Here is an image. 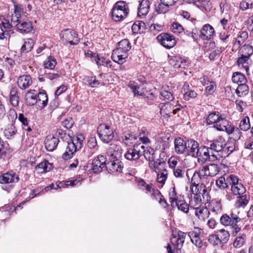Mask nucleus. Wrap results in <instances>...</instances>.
Listing matches in <instances>:
<instances>
[{"instance_id": "nucleus-1", "label": "nucleus", "mask_w": 253, "mask_h": 253, "mask_svg": "<svg viewBox=\"0 0 253 253\" xmlns=\"http://www.w3.org/2000/svg\"><path fill=\"white\" fill-rule=\"evenodd\" d=\"M241 218L239 216L233 212L229 214H224L220 218L221 224L225 226H229L232 229L231 234L235 236L241 230V227L238 225L240 221Z\"/></svg>"}, {"instance_id": "nucleus-2", "label": "nucleus", "mask_w": 253, "mask_h": 253, "mask_svg": "<svg viewBox=\"0 0 253 253\" xmlns=\"http://www.w3.org/2000/svg\"><path fill=\"white\" fill-rule=\"evenodd\" d=\"M225 146H226L225 141L221 137L212 141L209 147L212 160H220V158L227 156L226 149H224Z\"/></svg>"}, {"instance_id": "nucleus-3", "label": "nucleus", "mask_w": 253, "mask_h": 253, "mask_svg": "<svg viewBox=\"0 0 253 253\" xmlns=\"http://www.w3.org/2000/svg\"><path fill=\"white\" fill-rule=\"evenodd\" d=\"M206 121L208 124L214 125V127L219 131H223L224 128L229 122L225 119L224 115L221 114L218 112L210 113L207 118Z\"/></svg>"}, {"instance_id": "nucleus-4", "label": "nucleus", "mask_w": 253, "mask_h": 253, "mask_svg": "<svg viewBox=\"0 0 253 253\" xmlns=\"http://www.w3.org/2000/svg\"><path fill=\"white\" fill-rule=\"evenodd\" d=\"M97 132L100 139L104 143L110 142L114 137L113 129L106 124L100 125L97 127Z\"/></svg>"}, {"instance_id": "nucleus-5", "label": "nucleus", "mask_w": 253, "mask_h": 253, "mask_svg": "<svg viewBox=\"0 0 253 253\" xmlns=\"http://www.w3.org/2000/svg\"><path fill=\"white\" fill-rule=\"evenodd\" d=\"M228 181L229 185L231 186V190L234 195H243L246 192V188L244 185L239 182V179L237 176L233 174L229 176Z\"/></svg>"}, {"instance_id": "nucleus-6", "label": "nucleus", "mask_w": 253, "mask_h": 253, "mask_svg": "<svg viewBox=\"0 0 253 253\" xmlns=\"http://www.w3.org/2000/svg\"><path fill=\"white\" fill-rule=\"evenodd\" d=\"M158 42L166 48L170 49L176 44V40L171 34L163 33L157 37Z\"/></svg>"}, {"instance_id": "nucleus-7", "label": "nucleus", "mask_w": 253, "mask_h": 253, "mask_svg": "<svg viewBox=\"0 0 253 253\" xmlns=\"http://www.w3.org/2000/svg\"><path fill=\"white\" fill-rule=\"evenodd\" d=\"M190 190L193 194H197V195L200 196V197H201L204 202H209L210 201L211 197L209 194L208 188L204 183L191 186Z\"/></svg>"}, {"instance_id": "nucleus-8", "label": "nucleus", "mask_w": 253, "mask_h": 253, "mask_svg": "<svg viewBox=\"0 0 253 253\" xmlns=\"http://www.w3.org/2000/svg\"><path fill=\"white\" fill-rule=\"evenodd\" d=\"M129 12L127 3L124 1H119L113 6L112 16H127Z\"/></svg>"}, {"instance_id": "nucleus-9", "label": "nucleus", "mask_w": 253, "mask_h": 253, "mask_svg": "<svg viewBox=\"0 0 253 253\" xmlns=\"http://www.w3.org/2000/svg\"><path fill=\"white\" fill-rule=\"evenodd\" d=\"M141 145H135L132 148L129 149L126 153L125 154V157L130 161H136L142 156Z\"/></svg>"}, {"instance_id": "nucleus-10", "label": "nucleus", "mask_w": 253, "mask_h": 253, "mask_svg": "<svg viewBox=\"0 0 253 253\" xmlns=\"http://www.w3.org/2000/svg\"><path fill=\"white\" fill-rule=\"evenodd\" d=\"M62 38L69 42L71 45H77L79 42L78 34L73 30L66 29L62 31Z\"/></svg>"}, {"instance_id": "nucleus-11", "label": "nucleus", "mask_w": 253, "mask_h": 253, "mask_svg": "<svg viewBox=\"0 0 253 253\" xmlns=\"http://www.w3.org/2000/svg\"><path fill=\"white\" fill-rule=\"evenodd\" d=\"M106 166V158L103 155H99L93 159L91 170L94 173L99 172Z\"/></svg>"}, {"instance_id": "nucleus-12", "label": "nucleus", "mask_w": 253, "mask_h": 253, "mask_svg": "<svg viewBox=\"0 0 253 253\" xmlns=\"http://www.w3.org/2000/svg\"><path fill=\"white\" fill-rule=\"evenodd\" d=\"M198 155L196 157L198 158L199 163H204L207 161H214L216 159H212L211 150L209 147H201L199 149Z\"/></svg>"}, {"instance_id": "nucleus-13", "label": "nucleus", "mask_w": 253, "mask_h": 253, "mask_svg": "<svg viewBox=\"0 0 253 253\" xmlns=\"http://www.w3.org/2000/svg\"><path fill=\"white\" fill-rule=\"evenodd\" d=\"M128 55V52L116 47L112 52L111 58L115 62L121 64L126 62Z\"/></svg>"}, {"instance_id": "nucleus-14", "label": "nucleus", "mask_w": 253, "mask_h": 253, "mask_svg": "<svg viewBox=\"0 0 253 253\" xmlns=\"http://www.w3.org/2000/svg\"><path fill=\"white\" fill-rule=\"evenodd\" d=\"M107 154L110 160L120 159L122 157V150L119 145L112 143L107 149Z\"/></svg>"}, {"instance_id": "nucleus-15", "label": "nucleus", "mask_w": 253, "mask_h": 253, "mask_svg": "<svg viewBox=\"0 0 253 253\" xmlns=\"http://www.w3.org/2000/svg\"><path fill=\"white\" fill-rule=\"evenodd\" d=\"M199 148V143L197 141L193 139L188 140L185 154L188 156L196 157L198 155Z\"/></svg>"}, {"instance_id": "nucleus-16", "label": "nucleus", "mask_w": 253, "mask_h": 253, "mask_svg": "<svg viewBox=\"0 0 253 253\" xmlns=\"http://www.w3.org/2000/svg\"><path fill=\"white\" fill-rule=\"evenodd\" d=\"M123 168V164L120 159L110 160L106 166L107 170L110 173L121 172Z\"/></svg>"}, {"instance_id": "nucleus-17", "label": "nucleus", "mask_w": 253, "mask_h": 253, "mask_svg": "<svg viewBox=\"0 0 253 253\" xmlns=\"http://www.w3.org/2000/svg\"><path fill=\"white\" fill-rule=\"evenodd\" d=\"M219 171V168L217 165L214 164L205 166L201 169V172L203 173V176H214L217 174Z\"/></svg>"}, {"instance_id": "nucleus-18", "label": "nucleus", "mask_w": 253, "mask_h": 253, "mask_svg": "<svg viewBox=\"0 0 253 253\" xmlns=\"http://www.w3.org/2000/svg\"><path fill=\"white\" fill-rule=\"evenodd\" d=\"M186 236V234L181 231H179L175 236H173L171 239V244L178 249L180 250L183 247V243L185 241V239Z\"/></svg>"}, {"instance_id": "nucleus-19", "label": "nucleus", "mask_w": 253, "mask_h": 253, "mask_svg": "<svg viewBox=\"0 0 253 253\" xmlns=\"http://www.w3.org/2000/svg\"><path fill=\"white\" fill-rule=\"evenodd\" d=\"M18 180V176L13 171H8L0 175V183L17 182Z\"/></svg>"}, {"instance_id": "nucleus-20", "label": "nucleus", "mask_w": 253, "mask_h": 253, "mask_svg": "<svg viewBox=\"0 0 253 253\" xmlns=\"http://www.w3.org/2000/svg\"><path fill=\"white\" fill-rule=\"evenodd\" d=\"M228 134L231 135V138L235 141L239 140L242 136V132L237 127H235L233 126L228 122V124L223 129Z\"/></svg>"}, {"instance_id": "nucleus-21", "label": "nucleus", "mask_w": 253, "mask_h": 253, "mask_svg": "<svg viewBox=\"0 0 253 253\" xmlns=\"http://www.w3.org/2000/svg\"><path fill=\"white\" fill-rule=\"evenodd\" d=\"M59 142L58 138L52 135H48L44 140L45 147L47 151H52L56 148Z\"/></svg>"}, {"instance_id": "nucleus-22", "label": "nucleus", "mask_w": 253, "mask_h": 253, "mask_svg": "<svg viewBox=\"0 0 253 253\" xmlns=\"http://www.w3.org/2000/svg\"><path fill=\"white\" fill-rule=\"evenodd\" d=\"M17 84L19 88L22 89H25L32 84V78L28 75L21 76L18 79Z\"/></svg>"}, {"instance_id": "nucleus-23", "label": "nucleus", "mask_w": 253, "mask_h": 253, "mask_svg": "<svg viewBox=\"0 0 253 253\" xmlns=\"http://www.w3.org/2000/svg\"><path fill=\"white\" fill-rule=\"evenodd\" d=\"M214 33L213 28L210 24L205 25L201 30L200 37L203 40H210Z\"/></svg>"}, {"instance_id": "nucleus-24", "label": "nucleus", "mask_w": 253, "mask_h": 253, "mask_svg": "<svg viewBox=\"0 0 253 253\" xmlns=\"http://www.w3.org/2000/svg\"><path fill=\"white\" fill-rule=\"evenodd\" d=\"M189 236L190 238L192 243L197 247L200 249H204L207 245L205 243L203 242L202 240L199 238V234L194 232H190L189 233Z\"/></svg>"}, {"instance_id": "nucleus-25", "label": "nucleus", "mask_w": 253, "mask_h": 253, "mask_svg": "<svg viewBox=\"0 0 253 253\" xmlns=\"http://www.w3.org/2000/svg\"><path fill=\"white\" fill-rule=\"evenodd\" d=\"M195 210V214L199 220L205 221L208 218L210 215V211L205 206H200L194 209Z\"/></svg>"}, {"instance_id": "nucleus-26", "label": "nucleus", "mask_w": 253, "mask_h": 253, "mask_svg": "<svg viewBox=\"0 0 253 253\" xmlns=\"http://www.w3.org/2000/svg\"><path fill=\"white\" fill-rule=\"evenodd\" d=\"M187 141H185L181 138H176L174 140V148L175 152L178 154L185 153L186 149Z\"/></svg>"}, {"instance_id": "nucleus-27", "label": "nucleus", "mask_w": 253, "mask_h": 253, "mask_svg": "<svg viewBox=\"0 0 253 253\" xmlns=\"http://www.w3.org/2000/svg\"><path fill=\"white\" fill-rule=\"evenodd\" d=\"M80 182V180H78L77 179H75L73 180H69L64 182H60L59 184H57L56 187H54V184H52L48 186H47L45 188V190L46 191H48L49 190L52 189H57L58 188L64 187L65 186H75L78 184Z\"/></svg>"}, {"instance_id": "nucleus-28", "label": "nucleus", "mask_w": 253, "mask_h": 253, "mask_svg": "<svg viewBox=\"0 0 253 253\" xmlns=\"http://www.w3.org/2000/svg\"><path fill=\"white\" fill-rule=\"evenodd\" d=\"M138 185L139 188L143 191H145L147 194H149L151 198L152 197V194L153 191L158 190L155 189L152 187L151 184H148L143 179H140L138 182Z\"/></svg>"}, {"instance_id": "nucleus-29", "label": "nucleus", "mask_w": 253, "mask_h": 253, "mask_svg": "<svg viewBox=\"0 0 253 253\" xmlns=\"http://www.w3.org/2000/svg\"><path fill=\"white\" fill-rule=\"evenodd\" d=\"M160 94L165 100L171 101L174 99L172 90L171 87L168 85H164L162 87Z\"/></svg>"}, {"instance_id": "nucleus-30", "label": "nucleus", "mask_w": 253, "mask_h": 253, "mask_svg": "<svg viewBox=\"0 0 253 253\" xmlns=\"http://www.w3.org/2000/svg\"><path fill=\"white\" fill-rule=\"evenodd\" d=\"M37 101L36 105L40 108L42 109L47 105L48 102L47 96L45 92H40L37 94Z\"/></svg>"}, {"instance_id": "nucleus-31", "label": "nucleus", "mask_w": 253, "mask_h": 253, "mask_svg": "<svg viewBox=\"0 0 253 253\" xmlns=\"http://www.w3.org/2000/svg\"><path fill=\"white\" fill-rule=\"evenodd\" d=\"M160 114L164 117L170 116L172 112V104L169 102L161 103L159 105Z\"/></svg>"}, {"instance_id": "nucleus-32", "label": "nucleus", "mask_w": 253, "mask_h": 253, "mask_svg": "<svg viewBox=\"0 0 253 253\" xmlns=\"http://www.w3.org/2000/svg\"><path fill=\"white\" fill-rule=\"evenodd\" d=\"M35 169L38 173H45L51 169V165L47 161L44 160L37 165Z\"/></svg>"}, {"instance_id": "nucleus-33", "label": "nucleus", "mask_w": 253, "mask_h": 253, "mask_svg": "<svg viewBox=\"0 0 253 253\" xmlns=\"http://www.w3.org/2000/svg\"><path fill=\"white\" fill-rule=\"evenodd\" d=\"M92 61H95L98 66H103L107 67L110 65L111 61L103 57H100L96 54H92Z\"/></svg>"}, {"instance_id": "nucleus-34", "label": "nucleus", "mask_w": 253, "mask_h": 253, "mask_svg": "<svg viewBox=\"0 0 253 253\" xmlns=\"http://www.w3.org/2000/svg\"><path fill=\"white\" fill-rule=\"evenodd\" d=\"M25 101L28 105L33 106L36 104L37 101V93L35 91H29L26 93Z\"/></svg>"}, {"instance_id": "nucleus-35", "label": "nucleus", "mask_w": 253, "mask_h": 253, "mask_svg": "<svg viewBox=\"0 0 253 253\" xmlns=\"http://www.w3.org/2000/svg\"><path fill=\"white\" fill-rule=\"evenodd\" d=\"M17 133V129L15 126L10 124L6 126L3 130L4 136L7 139L13 138Z\"/></svg>"}, {"instance_id": "nucleus-36", "label": "nucleus", "mask_w": 253, "mask_h": 253, "mask_svg": "<svg viewBox=\"0 0 253 253\" xmlns=\"http://www.w3.org/2000/svg\"><path fill=\"white\" fill-rule=\"evenodd\" d=\"M74 146L75 144L73 142H69L68 143L66 150L62 156L63 159L68 160L72 157L74 153L77 151Z\"/></svg>"}, {"instance_id": "nucleus-37", "label": "nucleus", "mask_w": 253, "mask_h": 253, "mask_svg": "<svg viewBox=\"0 0 253 253\" xmlns=\"http://www.w3.org/2000/svg\"><path fill=\"white\" fill-rule=\"evenodd\" d=\"M9 101L13 107H17L19 104V97L17 93V91L15 88H12L10 90L9 95Z\"/></svg>"}, {"instance_id": "nucleus-38", "label": "nucleus", "mask_w": 253, "mask_h": 253, "mask_svg": "<svg viewBox=\"0 0 253 253\" xmlns=\"http://www.w3.org/2000/svg\"><path fill=\"white\" fill-rule=\"evenodd\" d=\"M193 197L192 198L190 201V205L191 208L195 209V208L202 206L203 204H206L208 202H204L202 200V198L198 196L197 194H193Z\"/></svg>"}, {"instance_id": "nucleus-39", "label": "nucleus", "mask_w": 253, "mask_h": 253, "mask_svg": "<svg viewBox=\"0 0 253 253\" xmlns=\"http://www.w3.org/2000/svg\"><path fill=\"white\" fill-rule=\"evenodd\" d=\"M142 151L143 153H142V155H144V157L146 160L149 161H154L155 160V151L153 149L150 148H147L145 149V147L143 145H141Z\"/></svg>"}, {"instance_id": "nucleus-40", "label": "nucleus", "mask_w": 253, "mask_h": 253, "mask_svg": "<svg viewBox=\"0 0 253 253\" xmlns=\"http://www.w3.org/2000/svg\"><path fill=\"white\" fill-rule=\"evenodd\" d=\"M232 80L234 83L237 84H239L242 83H246L247 81L244 75L239 72H235L233 73L232 77Z\"/></svg>"}, {"instance_id": "nucleus-41", "label": "nucleus", "mask_w": 253, "mask_h": 253, "mask_svg": "<svg viewBox=\"0 0 253 253\" xmlns=\"http://www.w3.org/2000/svg\"><path fill=\"white\" fill-rule=\"evenodd\" d=\"M189 85L184 84L183 85V89L184 91L183 97L185 100H188L190 98H194L197 95V92L192 89L188 90Z\"/></svg>"}, {"instance_id": "nucleus-42", "label": "nucleus", "mask_w": 253, "mask_h": 253, "mask_svg": "<svg viewBox=\"0 0 253 253\" xmlns=\"http://www.w3.org/2000/svg\"><path fill=\"white\" fill-rule=\"evenodd\" d=\"M250 62L251 60L250 59V58L247 57H244L242 55H241V57H240L237 60V63L239 66L244 68L248 75H249V65Z\"/></svg>"}, {"instance_id": "nucleus-43", "label": "nucleus", "mask_w": 253, "mask_h": 253, "mask_svg": "<svg viewBox=\"0 0 253 253\" xmlns=\"http://www.w3.org/2000/svg\"><path fill=\"white\" fill-rule=\"evenodd\" d=\"M152 199L158 201L159 203L164 208H165L167 205L166 201L163 198V196L162 195L159 190L153 191Z\"/></svg>"}, {"instance_id": "nucleus-44", "label": "nucleus", "mask_w": 253, "mask_h": 253, "mask_svg": "<svg viewBox=\"0 0 253 253\" xmlns=\"http://www.w3.org/2000/svg\"><path fill=\"white\" fill-rule=\"evenodd\" d=\"M32 23L30 22L21 21L19 24L17 28L24 33H29L32 30Z\"/></svg>"}, {"instance_id": "nucleus-45", "label": "nucleus", "mask_w": 253, "mask_h": 253, "mask_svg": "<svg viewBox=\"0 0 253 253\" xmlns=\"http://www.w3.org/2000/svg\"><path fill=\"white\" fill-rule=\"evenodd\" d=\"M84 140V136L81 134H77L76 137L72 140L71 142H73L75 144L74 147L76 150L81 149L83 147Z\"/></svg>"}, {"instance_id": "nucleus-46", "label": "nucleus", "mask_w": 253, "mask_h": 253, "mask_svg": "<svg viewBox=\"0 0 253 253\" xmlns=\"http://www.w3.org/2000/svg\"><path fill=\"white\" fill-rule=\"evenodd\" d=\"M117 47L128 52L131 46L127 39H123L118 42Z\"/></svg>"}, {"instance_id": "nucleus-47", "label": "nucleus", "mask_w": 253, "mask_h": 253, "mask_svg": "<svg viewBox=\"0 0 253 253\" xmlns=\"http://www.w3.org/2000/svg\"><path fill=\"white\" fill-rule=\"evenodd\" d=\"M249 203V199L246 195H239L235 202V206L237 208L245 207Z\"/></svg>"}, {"instance_id": "nucleus-48", "label": "nucleus", "mask_w": 253, "mask_h": 253, "mask_svg": "<svg viewBox=\"0 0 253 253\" xmlns=\"http://www.w3.org/2000/svg\"><path fill=\"white\" fill-rule=\"evenodd\" d=\"M157 173V181L158 182L162 184H165V181L167 178L168 172L166 169H161V170L158 171L156 170Z\"/></svg>"}, {"instance_id": "nucleus-49", "label": "nucleus", "mask_w": 253, "mask_h": 253, "mask_svg": "<svg viewBox=\"0 0 253 253\" xmlns=\"http://www.w3.org/2000/svg\"><path fill=\"white\" fill-rule=\"evenodd\" d=\"M248 91L249 87L248 85H246V83H242L238 84V86L236 90V94L240 97L245 95L248 93Z\"/></svg>"}, {"instance_id": "nucleus-50", "label": "nucleus", "mask_w": 253, "mask_h": 253, "mask_svg": "<svg viewBox=\"0 0 253 253\" xmlns=\"http://www.w3.org/2000/svg\"><path fill=\"white\" fill-rule=\"evenodd\" d=\"M241 55L250 58L253 53V47L249 45H244L240 49Z\"/></svg>"}, {"instance_id": "nucleus-51", "label": "nucleus", "mask_w": 253, "mask_h": 253, "mask_svg": "<svg viewBox=\"0 0 253 253\" xmlns=\"http://www.w3.org/2000/svg\"><path fill=\"white\" fill-rule=\"evenodd\" d=\"M56 64V59L53 57L49 56L44 61L43 65L45 68L52 70Z\"/></svg>"}, {"instance_id": "nucleus-52", "label": "nucleus", "mask_w": 253, "mask_h": 253, "mask_svg": "<svg viewBox=\"0 0 253 253\" xmlns=\"http://www.w3.org/2000/svg\"><path fill=\"white\" fill-rule=\"evenodd\" d=\"M211 211L216 214L220 213L222 211V206L221 203L218 201H212L211 203Z\"/></svg>"}, {"instance_id": "nucleus-53", "label": "nucleus", "mask_w": 253, "mask_h": 253, "mask_svg": "<svg viewBox=\"0 0 253 253\" xmlns=\"http://www.w3.org/2000/svg\"><path fill=\"white\" fill-rule=\"evenodd\" d=\"M229 176L225 179L224 177L221 176L216 180V186L222 189L227 188L229 185V181H228Z\"/></svg>"}, {"instance_id": "nucleus-54", "label": "nucleus", "mask_w": 253, "mask_h": 253, "mask_svg": "<svg viewBox=\"0 0 253 253\" xmlns=\"http://www.w3.org/2000/svg\"><path fill=\"white\" fill-rule=\"evenodd\" d=\"M10 17H0V28L3 31V29H10L11 24H10Z\"/></svg>"}, {"instance_id": "nucleus-55", "label": "nucleus", "mask_w": 253, "mask_h": 253, "mask_svg": "<svg viewBox=\"0 0 253 253\" xmlns=\"http://www.w3.org/2000/svg\"><path fill=\"white\" fill-rule=\"evenodd\" d=\"M202 175L203 176V173L201 172V170H199V172L195 171L192 177V185L191 186L200 185L201 184H200V181L202 179L201 177Z\"/></svg>"}, {"instance_id": "nucleus-56", "label": "nucleus", "mask_w": 253, "mask_h": 253, "mask_svg": "<svg viewBox=\"0 0 253 253\" xmlns=\"http://www.w3.org/2000/svg\"><path fill=\"white\" fill-rule=\"evenodd\" d=\"M175 207H177L179 210L184 213H187L189 211V205L184 201H177L174 204Z\"/></svg>"}, {"instance_id": "nucleus-57", "label": "nucleus", "mask_w": 253, "mask_h": 253, "mask_svg": "<svg viewBox=\"0 0 253 253\" xmlns=\"http://www.w3.org/2000/svg\"><path fill=\"white\" fill-rule=\"evenodd\" d=\"M34 45V41L32 39H27L25 40L21 47V50L24 52H29L31 50Z\"/></svg>"}, {"instance_id": "nucleus-58", "label": "nucleus", "mask_w": 253, "mask_h": 253, "mask_svg": "<svg viewBox=\"0 0 253 253\" xmlns=\"http://www.w3.org/2000/svg\"><path fill=\"white\" fill-rule=\"evenodd\" d=\"M239 127L241 130L243 131H247L251 127L249 121V118L246 117L244 118L240 122Z\"/></svg>"}, {"instance_id": "nucleus-59", "label": "nucleus", "mask_w": 253, "mask_h": 253, "mask_svg": "<svg viewBox=\"0 0 253 253\" xmlns=\"http://www.w3.org/2000/svg\"><path fill=\"white\" fill-rule=\"evenodd\" d=\"M248 37V34L246 31L239 32L235 44H238L239 45H241Z\"/></svg>"}, {"instance_id": "nucleus-60", "label": "nucleus", "mask_w": 253, "mask_h": 253, "mask_svg": "<svg viewBox=\"0 0 253 253\" xmlns=\"http://www.w3.org/2000/svg\"><path fill=\"white\" fill-rule=\"evenodd\" d=\"M14 6V13L16 16H21L25 14H29L26 12V9H24L23 6L21 4H16V2L12 0Z\"/></svg>"}, {"instance_id": "nucleus-61", "label": "nucleus", "mask_w": 253, "mask_h": 253, "mask_svg": "<svg viewBox=\"0 0 253 253\" xmlns=\"http://www.w3.org/2000/svg\"><path fill=\"white\" fill-rule=\"evenodd\" d=\"M169 6L166 5L164 2H161L158 4V5L156 6V11L157 12L158 14H165L167 11H169Z\"/></svg>"}, {"instance_id": "nucleus-62", "label": "nucleus", "mask_w": 253, "mask_h": 253, "mask_svg": "<svg viewBox=\"0 0 253 253\" xmlns=\"http://www.w3.org/2000/svg\"><path fill=\"white\" fill-rule=\"evenodd\" d=\"M245 237L246 235L245 234H242L236 237L233 242V246L236 248L242 247L245 243Z\"/></svg>"}, {"instance_id": "nucleus-63", "label": "nucleus", "mask_w": 253, "mask_h": 253, "mask_svg": "<svg viewBox=\"0 0 253 253\" xmlns=\"http://www.w3.org/2000/svg\"><path fill=\"white\" fill-rule=\"evenodd\" d=\"M169 198L171 206L174 207V204L177 202V196L175 188L173 187L170 189L169 192Z\"/></svg>"}, {"instance_id": "nucleus-64", "label": "nucleus", "mask_w": 253, "mask_h": 253, "mask_svg": "<svg viewBox=\"0 0 253 253\" xmlns=\"http://www.w3.org/2000/svg\"><path fill=\"white\" fill-rule=\"evenodd\" d=\"M217 236H219V238L220 239V242L222 241L226 243L229 240L230 234L227 230L222 229L219 230Z\"/></svg>"}]
</instances>
